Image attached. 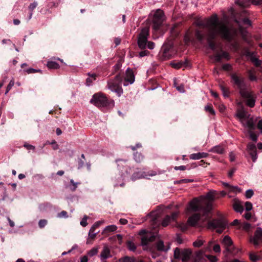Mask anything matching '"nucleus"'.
Here are the masks:
<instances>
[{
	"mask_svg": "<svg viewBox=\"0 0 262 262\" xmlns=\"http://www.w3.org/2000/svg\"><path fill=\"white\" fill-rule=\"evenodd\" d=\"M215 191H210L205 195L194 198L191 201L187 208L188 212L200 211L207 219L208 213L212 210V202L214 200Z\"/></svg>",
	"mask_w": 262,
	"mask_h": 262,
	"instance_id": "nucleus-1",
	"label": "nucleus"
},
{
	"mask_svg": "<svg viewBox=\"0 0 262 262\" xmlns=\"http://www.w3.org/2000/svg\"><path fill=\"white\" fill-rule=\"evenodd\" d=\"M236 31L226 25H220L217 30L214 27L210 29L209 32L205 36V38L207 41L209 47L213 51L216 49L215 43L213 40L217 36H220L223 39L228 41H232L235 35Z\"/></svg>",
	"mask_w": 262,
	"mask_h": 262,
	"instance_id": "nucleus-2",
	"label": "nucleus"
},
{
	"mask_svg": "<svg viewBox=\"0 0 262 262\" xmlns=\"http://www.w3.org/2000/svg\"><path fill=\"white\" fill-rule=\"evenodd\" d=\"M220 25L226 24L223 21L219 20L217 15H212L205 22L201 21L196 23V26L202 28L195 30V36L199 41L202 42L204 40L206 34L209 32L211 28L214 27L215 30H217Z\"/></svg>",
	"mask_w": 262,
	"mask_h": 262,
	"instance_id": "nucleus-3",
	"label": "nucleus"
},
{
	"mask_svg": "<svg viewBox=\"0 0 262 262\" xmlns=\"http://www.w3.org/2000/svg\"><path fill=\"white\" fill-rule=\"evenodd\" d=\"M122 81L121 76L117 75L114 79H110L107 81V87L112 92L116 93L118 97H120L123 93V89L120 84Z\"/></svg>",
	"mask_w": 262,
	"mask_h": 262,
	"instance_id": "nucleus-4",
	"label": "nucleus"
},
{
	"mask_svg": "<svg viewBox=\"0 0 262 262\" xmlns=\"http://www.w3.org/2000/svg\"><path fill=\"white\" fill-rule=\"evenodd\" d=\"M231 77L234 83L237 85L239 89L240 95L244 96H249V93L247 92L248 89H247L244 78L242 77L238 76L236 73L232 74Z\"/></svg>",
	"mask_w": 262,
	"mask_h": 262,
	"instance_id": "nucleus-5",
	"label": "nucleus"
},
{
	"mask_svg": "<svg viewBox=\"0 0 262 262\" xmlns=\"http://www.w3.org/2000/svg\"><path fill=\"white\" fill-rule=\"evenodd\" d=\"M191 254V251L188 249L181 250L178 248H176L174 251V258L181 259L183 262L188 261L190 259Z\"/></svg>",
	"mask_w": 262,
	"mask_h": 262,
	"instance_id": "nucleus-6",
	"label": "nucleus"
},
{
	"mask_svg": "<svg viewBox=\"0 0 262 262\" xmlns=\"http://www.w3.org/2000/svg\"><path fill=\"white\" fill-rule=\"evenodd\" d=\"M164 19V15L162 10L158 9L154 15L152 23L154 31H157L160 29Z\"/></svg>",
	"mask_w": 262,
	"mask_h": 262,
	"instance_id": "nucleus-7",
	"label": "nucleus"
},
{
	"mask_svg": "<svg viewBox=\"0 0 262 262\" xmlns=\"http://www.w3.org/2000/svg\"><path fill=\"white\" fill-rule=\"evenodd\" d=\"M139 234L142 235L141 245L143 246L144 250H147L146 246L149 243L154 241L156 239V236L154 234L150 232H147L145 230H141Z\"/></svg>",
	"mask_w": 262,
	"mask_h": 262,
	"instance_id": "nucleus-8",
	"label": "nucleus"
},
{
	"mask_svg": "<svg viewBox=\"0 0 262 262\" xmlns=\"http://www.w3.org/2000/svg\"><path fill=\"white\" fill-rule=\"evenodd\" d=\"M149 32V28L145 27L141 30L140 33L139 34L138 45L141 49H144L146 47Z\"/></svg>",
	"mask_w": 262,
	"mask_h": 262,
	"instance_id": "nucleus-9",
	"label": "nucleus"
},
{
	"mask_svg": "<svg viewBox=\"0 0 262 262\" xmlns=\"http://www.w3.org/2000/svg\"><path fill=\"white\" fill-rule=\"evenodd\" d=\"M227 226L226 222L222 219H214L208 223L209 228L217 229V232L221 233Z\"/></svg>",
	"mask_w": 262,
	"mask_h": 262,
	"instance_id": "nucleus-10",
	"label": "nucleus"
},
{
	"mask_svg": "<svg viewBox=\"0 0 262 262\" xmlns=\"http://www.w3.org/2000/svg\"><path fill=\"white\" fill-rule=\"evenodd\" d=\"M91 102L98 107L106 106L107 99L102 93H97L93 96Z\"/></svg>",
	"mask_w": 262,
	"mask_h": 262,
	"instance_id": "nucleus-11",
	"label": "nucleus"
},
{
	"mask_svg": "<svg viewBox=\"0 0 262 262\" xmlns=\"http://www.w3.org/2000/svg\"><path fill=\"white\" fill-rule=\"evenodd\" d=\"M222 243L224 245L226 248V252L234 254L235 247L233 245V241L231 237L228 235H226L222 241Z\"/></svg>",
	"mask_w": 262,
	"mask_h": 262,
	"instance_id": "nucleus-12",
	"label": "nucleus"
},
{
	"mask_svg": "<svg viewBox=\"0 0 262 262\" xmlns=\"http://www.w3.org/2000/svg\"><path fill=\"white\" fill-rule=\"evenodd\" d=\"M135 79V74L132 69L127 68L126 70L125 76L124 77V86H127L129 84H133Z\"/></svg>",
	"mask_w": 262,
	"mask_h": 262,
	"instance_id": "nucleus-13",
	"label": "nucleus"
},
{
	"mask_svg": "<svg viewBox=\"0 0 262 262\" xmlns=\"http://www.w3.org/2000/svg\"><path fill=\"white\" fill-rule=\"evenodd\" d=\"M250 242L255 246H258L262 242V228L258 227L256 229L254 236L250 238Z\"/></svg>",
	"mask_w": 262,
	"mask_h": 262,
	"instance_id": "nucleus-14",
	"label": "nucleus"
},
{
	"mask_svg": "<svg viewBox=\"0 0 262 262\" xmlns=\"http://www.w3.org/2000/svg\"><path fill=\"white\" fill-rule=\"evenodd\" d=\"M156 175H157V172L155 171H149L147 174H146L145 172L137 171L134 172L132 174L131 179L132 180L135 181L142 178H148V176L152 177Z\"/></svg>",
	"mask_w": 262,
	"mask_h": 262,
	"instance_id": "nucleus-15",
	"label": "nucleus"
},
{
	"mask_svg": "<svg viewBox=\"0 0 262 262\" xmlns=\"http://www.w3.org/2000/svg\"><path fill=\"white\" fill-rule=\"evenodd\" d=\"M179 214V212H173L171 215H166L162 220L161 225L163 227H166L171 222L174 221L177 219Z\"/></svg>",
	"mask_w": 262,
	"mask_h": 262,
	"instance_id": "nucleus-16",
	"label": "nucleus"
},
{
	"mask_svg": "<svg viewBox=\"0 0 262 262\" xmlns=\"http://www.w3.org/2000/svg\"><path fill=\"white\" fill-rule=\"evenodd\" d=\"M112 257L110 249L107 246H104L100 253V259H107Z\"/></svg>",
	"mask_w": 262,
	"mask_h": 262,
	"instance_id": "nucleus-17",
	"label": "nucleus"
},
{
	"mask_svg": "<svg viewBox=\"0 0 262 262\" xmlns=\"http://www.w3.org/2000/svg\"><path fill=\"white\" fill-rule=\"evenodd\" d=\"M247 92L249 93V96H241L247 99V102H246L247 105L251 107H252L255 105V100L253 97L252 92H251L248 90Z\"/></svg>",
	"mask_w": 262,
	"mask_h": 262,
	"instance_id": "nucleus-18",
	"label": "nucleus"
},
{
	"mask_svg": "<svg viewBox=\"0 0 262 262\" xmlns=\"http://www.w3.org/2000/svg\"><path fill=\"white\" fill-rule=\"evenodd\" d=\"M255 120L252 117L249 118L248 117L245 120L244 126L248 127L250 130L254 129Z\"/></svg>",
	"mask_w": 262,
	"mask_h": 262,
	"instance_id": "nucleus-19",
	"label": "nucleus"
},
{
	"mask_svg": "<svg viewBox=\"0 0 262 262\" xmlns=\"http://www.w3.org/2000/svg\"><path fill=\"white\" fill-rule=\"evenodd\" d=\"M200 219V214L196 213L190 216L188 220V223L191 226H194Z\"/></svg>",
	"mask_w": 262,
	"mask_h": 262,
	"instance_id": "nucleus-20",
	"label": "nucleus"
},
{
	"mask_svg": "<svg viewBox=\"0 0 262 262\" xmlns=\"http://www.w3.org/2000/svg\"><path fill=\"white\" fill-rule=\"evenodd\" d=\"M188 61L186 60L185 61H178V62H172L170 63L171 66L176 69H179L181 68H185L188 66Z\"/></svg>",
	"mask_w": 262,
	"mask_h": 262,
	"instance_id": "nucleus-21",
	"label": "nucleus"
},
{
	"mask_svg": "<svg viewBox=\"0 0 262 262\" xmlns=\"http://www.w3.org/2000/svg\"><path fill=\"white\" fill-rule=\"evenodd\" d=\"M156 247L158 251L162 252H167L170 249L169 245L165 246L162 241H159L157 243Z\"/></svg>",
	"mask_w": 262,
	"mask_h": 262,
	"instance_id": "nucleus-22",
	"label": "nucleus"
},
{
	"mask_svg": "<svg viewBox=\"0 0 262 262\" xmlns=\"http://www.w3.org/2000/svg\"><path fill=\"white\" fill-rule=\"evenodd\" d=\"M233 208L237 212L242 213L244 210V208L241 202L238 200H234L233 204Z\"/></svg>",
	"mask_w": 262,
	"mask_h": 262,
	"instance_id": "nucleus-23",
	"label": "nucleus"
},
{
	"mask_svg": "<svg viewBox=\"0 0 262 262\" xmlns=\"http://www.w3.org/2000/svg\"><path fill=\"white\" fill-rule=\"evenodd\" d=\"M88 76H89L86 80V84L87 86H90L92 85L93 82L96 80V78L97 77V75L95 73H88Z\"/></svg>",
	"mask_w": 262,
	"mask_h": 262,
	"instance_id": "nucleus-24",
	"label": "nucleus"
},
{
	"mask_svg": "<svg viewBox=\"0 0 262 262\" xmlns=\"http://www.w3.org/2000/svg\"><path fill=\"white\" fill-rule=\"evenodd\" d=\"M237 117L239 118L241 123L244 124L245 120L248 117V114L244 111H239L237 114Z\"/></svg>",
	"mask_w": 262,
	"mask_h": 262,
	"instance_id": "nucleus-25",
	"label": "nucleus"
},
{
	"mask_svg": "<svg viewBox=\"0 0 262 262\" xmlns=\"http://www.w3.org/2000/svg\"><path fill=\"white\" fill-rule=\"evenodd\" d=\"M209 151L219 154H222L224 153V149L222 146L217 145L212 148L210 150H209Z\"/></svg>",
	"mask_w": 262,
	"mask_h": 262,
	"instance_id": "nucleus-26",
	"label": "nucleus"
},
{
	"mask_svg": "<svg viewBox=\"0 0 262 262\" xmlns=\"http://www.w3.org/2000/svg\"><path fill=\"white\" fill-rule=\"evenodd\" d=\"M171 47L172 44L171 43H165L163 45L161 50L164 56L167 55V53L171 48Z\"/></svg>",
	"mask_w": 262,
	"mask_h": 262,
	"instance_id": "nucleus-27",
	"label": "nucleus"
},
{
	"mask_svg": "<svg viewBox=\"0 0 262 262\" xmlns=\"http://www.w3.org/2000/svg\"><path fill=\"white\" fill-rule=\"evenodd\" d=\"M249 257L250 260L252 262H257L261 259V257L259 255H258L253 252L250 253L249 254Z\"/></svg>",
	"mask_w": 262,
	"mask_h": 262,
	"instance_id": "nucleus-28",
	"label": "nucleus"
},
{
	"mask_svg": "<svg viewBox=\"0 0 262 262\" xmlns=\"http://www.w3.org/2000/svg\"><path fill=\"white\" fill-rule=\"evenodd\" d=\"M124 180V179L122 178V176L120 177H116L114 178V181H115V186L117 187L118 186H120L121 187L123 186L124 185V183L123 182Z\"/></svg>",
	"mask_w": 262,
	"mask_h": 262,
	"instance_id": "nucleus-29",
	"label": "nucleus"
},
{
	"mask_svg": "<svg viewBox=\"0 0 262 262\" xmlns=\"http://www.w3.org/2000/svg\"><path fill=\"white\" fill-rule=\"evenodd\" d=\"M47 66L49 69H58L60 67L57 62L53 61H49L47 62Z\"/></svg>",
	"mask_w": 262,
	"mask_h": 262,
	"instance_id": "nucleus-30",
	"label": "nucleus"
},
{
	"mask_svg": "<svg viewBox=\"0 0 262 262\" xmlns=\"http://www.w3.org/2000/svg\"><path fill=\"white\" fill-rule=\"evenodd\" d=\"M244 54L246 57H249L251 61L255 57V52H250L248 48H245L244 49Z\"/></svg>",
	"mask_w": 262,
	"mask_h": 262,
	"instance_id": "nucleus-31",
	"label": "nucleus"
},
{
	"mask_svg": "<svg viewBox=\"0 0 262 262\" xmlns=\"http://www.w3.org/2000/svg\"><path fill=\"white\" fill-rule=\"evenodd\" d=\"M119 262H137L134 257L124 256L119 259Z\"/></svg>",
	"mask_w": 262,
	"mask_h": 262,
	"instance_id": "nucleus-32",
	"label": "nucleus"
},
{
	"mask_svg": "<svg viewBox=\"0 0 262 262\" xmlns=\"http://www.w3.org/2000/svg\"><path fill=\"white\" fill-rule=\"evenodd\" d=\"M235 21L239 26V32L241 34L243 39H246V37L247 34V31L245 29H244L242 26H240V22L239 21H237V19H236Z\"/></svg>",
	"mask_w": 262,
	"mask_h": 262,
	"instance_id": "nucleus-33",
	"label": "nucleus"
},
{
	"mask_svg": "<svg viewBox=\"0 0 262 262\" xmlns=\"http://www.w3.org/2000/svg\"><path fill=\"white\" fill-rule=\"evenodd\" d=\"M248 78L250 81H256L257 78L255 75V71L253 70L248 71Z\"/></svg>",
	"mask_w": 262,
	"mask_h": 262,
	"instance_id": "nucleus-34",
	"label": "nucleus"
},
{
	"mask_svg": "<svg viewBox=\"0 0 262 262\" xmlns=\"http://www.w3.org/2000/svg\"><path fill=\"white\" fill-rule=\"evenodd\" d=\"M250 3H252L254 5L260 4H262V0H248L247 3H243L241 4V5L244 6H248L250 4Z\"/></svg>",
	"mask_w": 262,
	"mask_h": 262,
	"instance_id": "nucleus-35",
	"label": "nucleus"
},
{
	"mask_svg": "<svg viewBox=\"0 0 262 262\" xmlns=\"http://www.w3.org/2000/svg\"><path fill=\"white\" fill-rule=\"evenodd\" d=\"M134 159L135 160L138 162H141L144 159V156L139 152H136L134 154Z\"/></svg>",
	"mask_w": 262,
	"mask_h": 262,
	"instance_id": "nucleus-36",
	"label": "nucleus"
},
{
	"mask_svg": "<svg viewBox=\"0 0 262 262\" xmlns=\"http://www.w3.org/2000/svg\"><path fill=\"white\" fill-rule=\"evenodd\" d=\"M126 245H127V248L130 251L134 252L136 250V248H137L136 246L133 242H132L131 241H127L126 243Z\"/></svg>",
	"mask_w": 262,
	"mask_h": 262,
	"instance_id": "nucleus-37",
	"label": "nucleus"
},
{
	"mask_svg": "<svg viewBox=\"0 0 262 262\" xmlns=\"http://www.w3.org/2000/svg\"><path fill=\"white\" fill-rule=\"evenodd\" d=\"M117 226L116 225H108L107 226H106L103 232H113V231H115L117 230Z\"/></svg>",
	"mask_w": 262,
	"mask_h": 262,
	"instance_id": "nucleus-38",
	"label": "nucleus"
},
{
	"mask_svg": "<svg viewBox=\"0 0 262 262\" xmlns=\"http://www.w3.org/2000/svg\"><path fill=\"white\" fill-rule=\"evenodd\" d=\"M221 90L222 91L223 96L227 98L229 97V92L227 88L224 86L223 85H220V86Z\"/></svg>",
	"mask_w": 262,
	"mask_h": 262,
	"instance_id": "nucleus-39",
	"label": "nucleus"
},
{
	"mask_svg": "<svg viewBox=\"0 0 262 262\" xmlns=\"http://www.w3.org/2000/svg\"><path fill=\"white\" fill-rule=\"evenodd\" d=\"M204 242V241L200 238H198L193 243V246L194 247L199 248L203 245Z\"/></svg>",
	"mask_w": 262,
	"mask_h": 262,
	"instance_id": "nucleus-40",
	"label": "nucleus"
},
{
	"mask_svg": "<svg viewBox=\"0 0 262 262\" xmlns=\"http://www.w3.org/2000/svg\"><path fill=\"white\" fill-rule=\"evenodd\" d=\"M248 133L249 135V137L250 139L253 141H256L257 140V135L254 133L252 130H250L248 131Z\"/></svg>",
	"mask_w": 262,
	"mask_h": 262,
	"instance_id": "nucleus-41",
	"label": "nucleus"
},
{
	"mask_svg": "<svg viewBox=\"0 0 262 262\" xmlns=\"http://www.w3.org/2000/svg\"><path fill=\"white\" fill-rule=\"evenodd\" d=\"M205 110L211 115H215V111L211 105H207L205 106Z\"/></svg>",
	"mask_w": 262,
	"mask_h": 262,
	"instance_id": "nucleus-42",
	"label": "nucleus"
},
{
	"mask_svg": "<svg viewBox=\"0 0 262 262\" xmlns=\"http://www.w3.org/2000/svg\"><path fill=\"white\" fill-rule=\"evenodd\" d=\"M248 152H249V154L250 155L253 162H255L256 161L257 158L256 150H254V151L252 150L251 151H249Z\"/></svg>",
	"mask_w": 262,
	"mask_h": 262,
	"instance_id": "nucleus-43",
	"label": "nucleus"
},
{
	"mask_svg": "<svg viewBox=\"0 0 262 262\" xmlns=\"http://www.w3.org/2000/svg\"><path fill=\"white\" fill-rule=\"evenodd\" d=\"M240 22V26H241V24L244 25H246L248 26H250L251 25V21L247 18H244L242 19L241 20H237Z\"/></svg>",
	"mask_w": 262,
	"mask_h": 262,
	"instance_id": "nucleus-44",
	"label": "nucleus"
},
{
	"mask_svg": "<svg viewBox=\"0 0 262 262\" xmlns=\"http://www.w3.org/2000/svg\"><path fill=\"white\" fill-rule=\"evenodd\" d=\"M221 54L222 58H225V59H226L227 60H229V59H230L231 56L229 54V53H228L227 52L224 51L222 50L221 52Z\"/></svg>",
	"mask_w": 262,
	"mask_h": 262,
	"instance_id": "nucleus-45",
	"label": "nucleus"
},
{
	"mask_svg": "<svg viewBox=\"0 0 262 262\" xmlns=\"http://www.w3.org/2000/svg\"><path fill=\"white\" fill-rule=\"evenodd\" d=\"M241 191H242V189L240 188H239L238 187L236 186H232V185L230 187V189L229 191V192H234V193L241 192Z\"/></svg>",
	"mask_w": 262,
	"mask_h": 262,
	"instance_id": "nucleus-46",
	"label": "nucleus"
},
{
	"mask_svg": "<svg viewBox=\"0 0 262 262\" xmlns=\"http://www.w3.org/2000/svg\"><path fill=\"white\" fill-rule=\"evenodd\" d=\"M251 62H252L256 67H259L262 63V61L259 60L256 57L252 59Z\"/></svg>",
	"mask_w": 262,
	"mask_h": 262,
	"instance_id": "nucleus-47",
	"label": "nucleus"
},
{
	"mask_svg": "<svg viewBox=\"0 0 262 262\" xmlns=\"http://www.w3.org/2000/svg\"><path fill=\"white\" fill-rule=\"evenodd\" d=\"M98 253V249L97 248H92L91 250H90L88 252V254L92 257V256H93L94 255H95L97 254Z\"/></svg>",
	"mask_w": 262,
	"mask_h": 262,
	"instance_id": "nucleus-48",
	"label": "nucleus"
},
{
	"mask_svg": "<svg viewBox=\"0 0 262 262\" xmlns=\"http://www.w3.org/2000/svg\"><path fill=\"white\" fill-rule=\"evenodd\" d=\"M14 80L13 79L11 80L9 84L8 85L6 91L5 92V94H7L9 92V91L14 86Z\"/></svg>",
	"mask_w": 262,
	"mask_h": 262,
	"instance_id": "nucleus-49",
	"label": "nucleus"
},
{
	"mask_svg": "<svg viewBox=\"0 0 262 262\" xmlns=\"http://www.w3.org/2000/svg\"><path fill=\"white\" fill-rule=\"evenodd\" d=\"M70 183L72 185V186L70 187V189L72 191H74L77 187L78 183L74 182V180L73 179H71L70 180Z\"/></svg>",
	"mask_w": 262,
	"mask_h": 262,
	"instance_id": "nucleus-50",
	"label": "nucleus"
},
{
	"mask_svg": "<svg viewBox=\"0 0 262 262\" xmlns=\"http://www.w3.org/2000/svg\"><path fill=\"white\" fill-rule=\"evenodd\" d=\"M231 46L234 51L236 52L238 51V50L239 49V46L237 41H234L232 42Z\"/></svg>",
	"mask_w": 262,
	"mask_h": 262,
	"instance_id": "nucleus-51",
	"label": "nucleus"
},
{
	"mask_svg": "<svg viewBox=\"0 0 262 262\" xmlns=\"http://www.w3.org/2000/svg\"><path fill=\"white\" fill-rule=\"evenodd\" d=\"M253 191L252 189L247 190L245 192V196L247 199H250L253 196Z\"/></svg>",
	"mask_w": 262,
	"mask_h": 262,
	"instance_id": "nucleus-52",
	"label": "nucleus"
},
{
	"mask_svg": "<svg viewBox=\"0 0 262 262\" xmlns=\"http://www.w3.org/2000/svg\"><path fill=\"white\" fill-rule=\"evenodd\" d=\"M213 58L215 62H220L222 59L221 53H216L213 56Z\"/></svg>",
	"mask_w": 262,
	"mask_h": 262,
	"instance_id": "nucleus-53",
	"label": "nucleus"
},
{
	"mask_svg": "<svg viewBox=\"0 0 262 262\" xmlns=\"http://www.w3.org/2000/svg\"><path fill=\"white\" fill-rule=\"evenodd\" d=\"M213 58L215 62H220L222 59L221 53H216L213 56Z\"/></svg>",
	"mask_w": 262,
	"mask_h": 262,
	"instance_id": "nucleus-54",
	"label": "nucleus"
},
{
	"mask_svg": "<svg viewBox=\"0 0 262 262\" xmlns=\"http://www.w3.org/2000/svg\"><path fill=\"white\" fill-rule=\"evenodd\" d=\"M47 220L43 219L40 220L38 222V226L39 228H42L47 224Z\"/></svg>",
	"mask_w": 262,
	"mask_h": 262,
	"instance_id": "nucleus-55",
	"label": "nucleus"
},
{
	"mask_svg": "<svg viewBox=\"0 0 262 262\" xmlns=\"http://www.w3.org/2000/svg\"><path fill=\"white\" fill-rule=\"evenodd\" d=\"M57 217L59 218H67L68 217V213L66 211H62L60 213H58Z\"/></svg>",
	"mask_w": 262,
	"mask_h": 262,
	"instance_id": "nucleus-56",
	"label": "nucleus"
},
{
	"mask_svg": "<svg viewBox=\"0 0 262 262\" xmlns=\"http://www.w3.org/2000/svg\"><path fill=\"white\" fill-rule=\"evenodd\" d=\"M116 162L117 163L118 166L121 167L122 166H123L124 164H126L127 161L122 159H117L116 160Z\"/></svg>",
	"mask_w": 262,
	"mask_h": 262,
	"instance_id": "nucleus-57",
	"label": "nucleus"
},
{
	"mask_svg": "<svg viewBox=\"0 0 262 262\" xmlns=\"http://www.w3.org/2000/svg\"><path fill=\"white\" fill-rule=\"evenodd\" d=\"M189 158L192 160H199L201 159L199 152L191 154Z\"/></svg>",
	"mask_w": 262,
	"mask_h": 262,
	"instance_id": "nucleus-58",
	"label": "nucleus"
},
{
	"mask_svg": "<svg viewBox=\"0 0 262 262\" xmlns=\"http://www.w3.org/2000/svg\"><path fill=\"white\" fill-rule=\"evenodd\" d=\"M248 152L256 150L255 145L253 143H250L247 146Z\"/></svg>",
	"mask_w": 262,
	"mask_h": 262,
	"instance_id": "nucleus-59",
	"label": "nucleus"
},
{
	"mask_svg": "<svg viewBox=\"0 0 262 262\" xmlns=\"http://www.w3.org/2000/svg\"><path fill=\"white\" fill-rule=\"evenodd\" d=\"M88 216L86 215H85V216H84V217H83V219L81 221L80 225L82 227H85V226H87V225H88V223H87V219H88Z\"/></svg>",
	"mask_w": 262,
	"mask_h": 262,
	"instance_id": "nucleus-60",
	"label": "nucleus"
},
{
	"mask_svg": "<svg viewBox=\"0 0 262 262\" xmlns=\"http://www.w3.org/2000/svg\"><path fill=\"white\" fill-rule=\"evenodd\" d=\"M28 74L34 73L36 72H41L40 70H36L33 68H29L25 71Z\"/></svg>",
	"mask_w": 262,
	"mask_h": 262,
	"instance_id": "nucleus-61",
	"label": "nucleus"
},
{
	"mask_svg": "<svg viewBox=\"0 0 262 262\" xmlns=\"http://www.w3.org/2000/svg\"><path fill=\"white\" fill-rule=\"evenodd\" d=\"M37 2H34L30 4V5L29 6V10H30V11L33 12V10L37 7Z\"/></svg>",
	"mask_w": 262,
	"mask_h": 262,
	"instance_id": "nucleus-62",
	"label": "nucleus"
},
{
	"mask_svg": "<svg viewBox=\"0 0 262 262\" xmlns=\"http://www.w3.org/2000/svg\"><path fill=\"white\" fill-rule=\"evenodd\" d=\"M241 227L245 230H248L250 227V224L248 223L244 222L241 225Z\"/></svg>",
	"mask_w": 262,
	"mask_h": 262,
	"instance_id": "nucleus-63",
	"label": "nucleus"
},
{
	"mask_svg": "<svg viewBox=\"0 0 262 262\" xmlns=\"http://www.w3.org/2000/svg\"><path fill=\"white\" fill-rule=\"evenodd\" d=\"M207 257L208 259L211 261V262H217V258L215 256L212 255H208L207 256Z\"/></svg>",
	"mask_w": 262,
	"mask_h": 262,
	"instance_id": "nucleus-64",
	"label": "nucleus"
}]
</instances>
